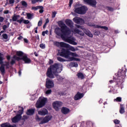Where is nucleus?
<instances>
[{
	"label": "nucleus",
	"mask_w": 127,
	"mask_h": 127,
	"mask_svg": "<svg viewBox=\"0 0 127 127\" xmlns=\"http://www.w3.org/2000/svg\"><path fill=\"white\" fill-rule=\"evenodd\" d=\"M73 33L79 34L81 36L85 35V33L84 32H74L72 34L71 32H56V34L58 36H60L65 42H67V43H69L72 45H77V42H75L76 41V38L73 37Z\"/></svg>",
	"instance_id": "f257e3e1"
},
{
	"label": "nucleus",
	"mask_w": 127,
	"mask_h": 127,
	"mask_svg": "<svg viewBox=\"0 0 127 127\" xmlns=\"http://www.w3.org/2000/svg\"><path fill=\"white\" fill-rule=\"evenodd\" d=\"M62 65L60 64L55 63L48 68L46 75L50 79H54L55 76H58V73H61Z\"/></svg>",
	"instance_id": "f03ea898"
},
{
	"label": "nucleus",
	"mask_w": 127,
	"mask_h": 127,
	"mask_svg": "<svg viewBox=\"0 0 127 127\" xmlns=\"http://www.w3.org/2000/svg\"><path fill=\"white\" fill-rule=\"evenodd\" d=\"M127 73V69L126 70H120L118 72L117 75L116 77L114 78V80H111L109 81L110 84H113L114 82L116 83V87H122V84L124 83V79L126 78L127 76L126 73Z\"/></svg>",
	"instance_id": "7ed1b4c3"
},
{
	"label": "nucleus",
	"mask_w": 127,
	"mask_h": 127,
	"mask_svg": "<svg viewBox=\"0 0 127 127\" xmlns=\"http://www.w3.org/2000/svg\"><path fill=\"white\" fill-rule=\"evenodd\" d=\"M58 25L59 27H57L55 29V32H70V28L68 27L62 21H59Z\"/></svg>",
	"instance_id": "20e7f679"
},
{
	"label": "nucleus",
	"mask_w": 127,
	"mask_h": 127,
	"mask_svg": "<svg viewBox=\"0 0 127 127\" xmlns=\"http://www.w3.org/2000/svg\"><path fill=\"white\" fill-rule=\"evenodd\" d=\"M73 10L77 14H85L88 10V7L86 6H81L80 7H75Z\"/></svg>",
	"instance_id": "39448f33"
},
{
	"label": "nucleus",
	"mask_w": 127,
	"mask_h": 127,
	"mask_svg": "<svg viewBox=\"0 0 127 127\" xmlns=\"http://www.w3.org/2000/svg\"><path fill=\"white\" fill-rule=\"evenodd\" d=\"M60 56H61L62 57H64V58H66V59H69L70 58V55L72 54L71 52L69 51L68 49H65L64 48H63L61 50V52L59 53Z\"/></svg>",
	"instance_id": "423d86ee"
},
{
	"label": "nucleus",
	"mask_w": 127,
	"mask_h": 127,
	"mask_svg": "<svg viewBox=\"0 0 127 127\" xmlns=\"http://www.w3.org/2000/svg\"><path fill=\"white\" fill-rule=\"evenodd\" d=\"M47 103V98H43L38 100L35 104V107L37 109H41L45 106V104Z\"/></svg>",
	"instance_id": "0eeeda50"
},
{
	"label": "nucleus",
	"mask_w": 127,
	"mask_h": 127,
	"mask_svg": "<svg viewBox=\"0 0 127 127\" xmlns=\"http://www.w3.org/2000/svg\"><path fill=\"white\" fill-rule=\"evenodd\" d=\"M2 54L0 53V65L1 66H0V71L1 72V75L2 76H4V74H5V64H3V57H2L1 56Z\"/></svg>",
	"instance_id": "6e6552de"
},
{
	"label": "nucleus",
	"mask_w": 127,
	"mask_h": 127,
	"mask_svg": "<svg viewBox=\"0 0 127 127\" xmlns=\"http://www.w3.org/2000/svg\"><path fill=\"white\" fill-rule=\"evenodd\" d=\"M54 45L55 46H57V47H63V48H69V47H70V45H69V44L63 42H54Z\"/></svg>",
	"instance_id": "1a4fd4ad"
},
{
	"label": "nucleus",
	"mask_w": 127,
	"mask_h": 127,
	"mask_svg": "<svg viewBox=\"0 0 127 127\" xmlns=\"http://www.w3.org/2000/svg\"><path fill=\"white\" fill-rule=\"evenodd\" d=\"M46 88L47 89H52L54 87V82L49 78L46 79Z\"/></svg>",
	"instance_id": "9d476101"
},
{
	"label": "nucleus",
	"mask_w": 127,
	"mask_h": 127,
	"mask_svg": "<svg viewBox=\"0 0 127 127\" xmlns=\"http://www.w3.org/2000/svg\"><path fill=\"white\" fill-rule=\"evenodd\" d=\"M63 103L60 101H55L53 103V107L57 111H59V108L62 107Z\"/></svg>",
	"instance_id": "9b49d317"
},
{
	"label": "nucleus",
	"mask_w": 127,
	"mask_h": 127,
	"mask_svg": "<svg viewBox=\"0 0 127 127\" xmlns=\"http://www.w3.org/2000/svg\"><path fill=\"white\" fill-rule=\"evenodd\" d=\"M83 1L87 4L92 6V7H96L97 1L96 0H83Z\"/></svg>",
	"instance_id": "f8f14e48"
},
{
	"label": "nucleus",
	"mask_w": 127,
	"mask_h": 127,
	"mask_svg": "<svg viewBox=\"0 0 127 127\" xmlns=\"http://www.w3.org/2000/svg\"><path fill=\"white\" fill-rule=\"evenodd\" d=\"M31 9L32 10H37V9H40L39 12L41 14L44 12V7H43V6L39 5L37 6H32Z\"/></svg>",
	"instance_id": "ddd939ff"
},
{
	"label": "nucleus",
	"mask_w": 127,
	"mask_h": 127,
	"mask_svg": "<svg viewBox=\"0 0 127 127\" xmlns=\"http://www.w3.org/2000/svg\"><path fill=\"white\" fill-rule=\"evenodd\" d=\"M52 117L50 116H46L45 118L43 119L40 123H39V125H43L44 124H47L50 121H51Z\"/></svg>",
	"instance_id": "4468645a"
},
{
	"label": "nucleus",
	"mask_w": 127,
	"mask_h": 127,
	"mask_svg": "<svg viewBox=\"0 0 127 127\" xmlns=\"http://www.w3.org/2000/svg\"><path fill=\"white\" fill-rule=\"evenodd\" d=\"M22 119V116H20V115H16L13 118L11 119V122L13 124H16V123H18L20 120Z\"/></svg>",
	"instance_id": "2eb2a0df"
},
{
	"label": "nucleus",
	"mask_w": 127,
	"mask_h": 127,
	"mask_svg": "<svg viewBox=\"0 0 127 127\" xmlns=\"http://www.w3.org/2000/svg\"><path fill=\"white\" fill-rule=\"evenodd\" d=\"M73 21L75 23H77V24H83L84 23V20L79 17H75L73 18Z\"/></svg>",
	"instance_id": "dca6fc26"
},
{
	"label": "nucleus",
	"mask_w": 127,
	"mask_h": 127,
	"mask_svg": "<svg viewBox=\"0 0 127 127\" xmlns=\"http://www.w3.org/2000/svg\"><path fill=\"white\" fill-rule=\"evenodd\" d=\"M38 115L40 116H46L48 114V110L46 108H42L38 111Z\"/></svg>",
	"instance_id": "f3484780"
},
{
	"label": "nucleus",
	"mask_w": 127,
	"mask_h": 127,
	"mask_svg": "<svg viewBox=\"0 0 127 127\" xmlns=\"http://www.w3.org/2000/svg\"><path fill=\"white\" fill-rule=\"evenodd\" d=\"M83 97H84V93H80V92L78 91L74 97V100H75V101H78V100L82 99Z\"/></svg>",
	"instance_id": "a211bd4d"
},
{
	"label": "nucleus",
	"mask_w": 127,
	"mask_h": 127,
	"mask_svg": "<svg viewBox=\"0 0 127 127\" xmlns=\"http://www.w3.org/2000/svg\"><path fill=\"white\" fill-rule=\"evenodd\" d=\"M26 114L27 116H33L35 114V109L31 108L27 110Z\"/></svg>",
	"instance_id": "6ab92c4d"
},
{
	"label": "nucleus",
	"mask_w": 127,
	"mask_h": 127,
	"mask_svg": "<svg viewBox=\"0 0 127 127\" xmlns=\"http://www.w3.org/2000/svg\"><path fill=\"white\" fill-rule=\"evenodd\" d=\"M22 59L25 64H29L31 63V60H30L29 58L27 57V56L25 55L23 56V57H22Z\"/></svg>",
	"instance_id": "aec40b11"
},
{
	"label": "nucleus",
	"mask_w": 127,
	"mask_h": 127,
	"mask_svg": "<svg viewBox=\"0 0 127 127\" xmlns=\"http://www.w3.org/2000/svg\"><path fill=\"white\" fill-rule=\"evenodd\" d=\"M61 112L64 115H67L70 113V109L66 107H62Z\"/></svg>",
	"instance_id": "412c9836"
},
{
	"label": "nucleus",
	"mask_w": 127,
	"mask_h": 127,
	"mask_svg": "<svg viewBox=\"0 0 127 127\" xmlns=\"http://www.w3.org/2000/svg\"><path fill=\"white\" fill-rule=\"evenodd\" d=\"M19 17H20V15L14 14L12 16V19H10L9 20L10 22H11V20H12V21H17V19Z\"/></svg>",
	"instance_id": "4be33fe9"
},
{
	"label": "nucleus",
	"mask_w": 127,
	"mask_h": 127,
	"mask_svg": "<svg viewBox=\"0 0 127 127\" xmlns=\"http://www.w3.org/2000/svg\"><path fill=\"white\" fill-rule=\"evenodd\" d=\"M65 22L67 26L73 27V22L72 20L67 19L65 20Z\"/></svg>",
	"instance_id": "5701e85b"
},
{
	"label": "nucleus",
	"mask_w": 127,
	"mask_h": 127,
	"mask_svg": "<svg viewBox=\"0 0 127 127\" xmlns=\"http://www.w3.org/2000/svg\"><path fill=\"white\" fill-rule=\"evenodd\" d=\"M1 127H16V125H11L8 123H3L0 125Z\"/></svg>",
	"instance_id": "b1692460"
},
{
	"label": "nucleus",
	"mask_w": 127,
	"mask_h": 127,
	"mask_svg": "<svg viewBox=\"0 0 127 127\" xmlns=\"http://www.w3.org/2000/svg\"><path fill=\"white\" fill-rule=\"evenodd\" d=\"M68 60L69 61H78V62L80 61V59L76 58L74 57H69Z\"/></svg>",
	"instance_id": "393cba45"
},
{
	"label": "nucleus",
	"mask_w": 127,
	"mask_h": 127,
	"mask_svg": "<svg viewBox=\"0 0 127 127\" xmlns=\"http://www.w3.org/2000/svg\"><path fill=\"white\" fill-rule=\"evenodd\" d=\"M77 76L78 79H81V80H83V79L85 78V76H84V74L82 72L78 73L77 74Z\"/></svg>",
	"instance_id": "a878e982"
},
{
	"label": "nucleus",
	"mask_w": 127,
	"mask_h": 127,
	"mask_svg": "<svg viewBox=\"0 0 127 127\" xmlns=\"http://www.w3.org/2000/svg\"><path fill=\"white\" fill-rule=\"evenodd\" d=\"M95 27L96 28H101L102 29H104L105 30H108L109 28L107 26H100L99 25H97Z\"/></svg>",
	"instance_id": "bb28decb"
},
{
	"label": "nucleus",
	"mask_w": 127,
	"mask_h": 127,
	"mask_svg": "<svg viewBox=\"0 0 127 127\" xmlns=\"http://www.w3.org/2000/svg\"><path fill=\"white\" fill-rule=\"evenodd\" d=\"M69 66H70V67H75V68H77V67L78 66V64L77 63L71 62L69 63Z\"/></svg>",
	"instance_id": "cd10ccee"
},
{
	"label": "nucleus",
	"mask_w": 127,
	"mask_h": 127,
	"mask_svg": "<svg viewBox=\"0 0 127 127\" xmlns=\"http://www.w3.org/2000/svg\"><path fill=\"white\" fill-rule=\"evenodd\" d=\"M16 55L19 56V57H23V55H24V53L22 51H18L16 52Z\"/></svg>",
	"instance_id": "c85d7f7f"
},
{
	"label": "nucleus",
	"mask_w": 127,
	"mask_h": 127,
	"mask_svg": "<svg viewBox=\"0 0 127 127\" xmlns=\"http://www.w3.org/2000/svg\"><path fill=\"white\" fill-rule=\"evenodd\" d=\"M31 1L32 4H35L36 2H42L43 0H31Z\"/></svg>",
	"instance_id": "c756f323"
},
{
	"label": "nucleus",
	"mask_w": 127,
	"mask_h": 127,
	"mask_svg": "<svg viewBox=\"0 0 127 127\" xmlns=\"http://www.w3.org/2000/svg\"><path fill=\"white\" fill-rule=\"evenodd\" d=\"M24 111V109L23 108V107H21V109L19 110L18 111V114H17V115H19V116H20V117H21V115H22V114H23Z\"/></svg>",
	"instance_id": "7c9ffc66"
},
{
	"label": "nucleus",
	"mask_w": 127,
	"mask_h": 127,
	"mask_svg": "<svg viewBox=\"0 0 127 127\" xmlns=\"http://www.w3.org/2000/svg\"><path fill=\"white\" fill-rule=\"evenodd\" d=\"M119 112L120 114H124L125 108L124 107V106H121Z\"/></svg>",
	"instance_id": "2f4dec72"
},
{
	"label": "nucleus",
	"mask_w": 127,
	"mask_h": 127,
	"mask_svg": "<svg viewBox=\"0 0 127 127\" xmlns=\"http://www.w3.org/2000/svg\"><path fill=\"white\" fill-rule=\"evenodd\" d=\"M21 3L22 4V5L23 6H24V7H27V3L24 1V0H22L21 2Z\"/></svg>",
	"instance_id": "473e14b6"
},
{
	"label": "nucleus",
	"mask_w": 127,
	"mask_h": 127,
	"mask_svg": "<svg viewBox=\"0 0 127 127\" xmlns=\"http://www.w3.org/2000/svg\"><path fill=\"white\" fill-rule=\"evenodd\" d=\"M13 59L16 60L17 61H19L20 60H22V58H19L18 57H16V56L14 55L13 57Z\"/></svg>",
	"instance_id": "72a5a7b5"
},
{
	"label": "nucleus",
	"mask_w": 127,
	"mask_h": 127,
	"mask_svg": "<svg viewBox=\"0 0 127 127\" xmlns=\"http://www.w3.org/2000/svg\"><path fill=\"white\" fill-rule=\"evenodd\" d=\"M32 16H33V15L30 13H27V17L28 19H31L32 18Z\"/></svg>",
	"instance_id": "f704fd0d"
},
{
	"label": "nucleus",
	"mask_w": 127,
	"mask_h": 127,
	"mask_svg": "<svg viewBox=\"0 0 127 127\" xmlns=\"http://www.w3.org/2000/svg\"><path fill=\"white\" fill-rule=\"evenodd\" d=\"M63 80H64V78L62 76H59L58 78V80L59 82H60V83H63Z\"/></svg>",
	"instance_id": "c9c22d12"
},
{
	"label": "nucleus",
	"mask_w": 127,
	"mask_h": 127,
	"mask_svg": "<svg viewBox=\"0 0 127 127\" xmlns=\"http://www.w3.org/2000/svg\"><path fill=\"white\" fill-rule=\"evenodd\" d=\"M57 59L58 60V61H60V62H64L65 60L60 57H58L57 58Z\"/></svg>",
	"instance_id": "e433bc0d"
},
{
	"label": "nucleus",
	"mask_w": 127,
	"mask_h": 127,
	"mask_svg": "<svg viewBox=\"0 0 127 127\" xmlns=\"http://www.w3.org/2000/svg\"><path fill=\"white\" fill-rule=\"evenodd\" d=\"M106 8L107 10L109 11H114V8L110 7V6H106Z\"/></svg>",
	"instance_id": "4c0bfd02"
},
{
	"label": "nucleus",
	"mask_w": 127,
	"mask_h": 127,
	"mask_svg": "<svg viewBox=\"0 0 127 127\" xmlns=\"http://www.w3.org/2000/svg\"><path fill=\"white\" fill-rule=\"evenodd\" d=\"M24 20H23V17H21L19 20H17V22H18V23H20V24H21L22 22H23Z\"/></svg>",
	"instance_id": "58836bf2"
},
{
	"label": "nucleus",
	"mask_w": 127,
	"mask_h": 127,
	"mask_svg": "<svg viewBox=\"0 0 127 127\" xmlns=\"http://www.w3.org/2000/svg\"><path fill=\"white\" fill-rule=\"evenodd\" d=\"M67 48H69L70 50H71V51H72L73 52L76 51V49H75V48L70 45H69V47Z\"/></svg>",
	"instance_id": "ea45409f"
},
{
	"label": "nucleus",
	"mask_w": 127,
	"mask_h": 127,
	"mask_svg": "<svg viewBox=\"0 0 127 127\" xmlns=\"http://www.w3.org/2000/svg\"><path fill=\"white\" fill-rule=\"evenodd\" d=\"M87 36H89V37H93V34L91 32H85V33Z\"/></svg>",
	"instance_id": "a19ab883"
},
{
	"label": "nucleus",
	"mask_w": 127,
	"mask_h": 127,
	"mask_svg": "<svg viewBox=\"0 0 127 127\" xmlns=\"http://www.w3.org/2000/svg\"><path fill=\"white\" fill-rule=\"evenodd\" d=\"M56 14H57V12L56 11L53 12L52 15V18H55V16H56Z\"/></svg>",
	"instance_id": "79ce46f5"
},
{
	"label": "nucleus",
	"mask_w": 127,
	"mask_h": 127,
	"mask_svg": "<svg viewBox=\"0 0 127 127\" xmlns=\"http://www.w3.org/2000/svg\"><path fill=\"white\" fill-rule=\"evenodd\" d=\"M2 36L3 38V39H7V38H8V36H7V34H3L2 35Z\"/></svg>",
	"instance_id": "37998d69"
},
{
	"label": "nucleus",
	"mask_w": 127,
	"mask_h": 127,
	"mask_svg": "<svg viewBox=\"0 0 127 127\" xmlns=\"http://www.w3.org/2000/svg\"><path fill=\"white\" fill-rule=\"evenodd\" d=\"M51 93H52V90L51 89H48L46 92V94L47 95H49V94H51Z\"/></svg>",
	"instance_id": "c03bdc74"
},
{
	"label": "nucleus",
	"mask_w": 127,
	"mask_h": 127,
	"mask_svg": "<svg viewBox=\"0 0 127 127\" xmlns=\"http://www.w3.org/2000/svg\"><path fill=\"white\" fill-rule=\"evenodd\" d=\"M114 101H116V102H122V98L117 97L116 99H114Z\"/></svg>",
	"instance_id": "a18cd8bd"
},
{
	"label": "nucleus",
	"mask_w": 127,
	"mask_h": 127,
	"mask_svg": "<svg viewBox=\"0 0 127 127\" xmlns=\"http://www.w3.org/2000/svg\"><path fill=\"white\" fill-rule=\"evenodd\" d=\"M40 47L42 49H45V45L43 44H40Z\"/></svg>",
	"instance_id": "49530a36"
},
{
	"label": "nucleus",
	"mask_w": 127,
	"mask_h": 127,
	"mask_svg": "<svg viewBox=\"0 0 127 127\" xmlns=\"http://www.w3.org/2000/svg\"><path fill=\"white\" fill-rule=\"evenodd\" d=\"M5 63H6V65H5L6 69H9V63L6 62Z\"/></svg>",
	"instance_id": "de8ad7c7"
},
{
	"label": "nucleus",
	"mask_w": 127,
	"mask_h": 127,
	"mask_svg": "<svg viewBox=\"0 0 127 127\" xmlns=\"http://www.w3.org/2000/svg\"><path fill=\"white\" fill-rule=\"evenodd\" d=\"M28 119V117H27V116L23 115L22 120L23 121H25V120H27Z\"/></svg>",
	"instance_id": "09e8293b"
},
{
	"label": "nucleus",
	"mask_w": 127,
	"mask_h": 127,
	"mask_svg": "<svg viewBox=\"0 0 127 127\" xmlns=\"http://www.w3.org/2000/svg\"><path fill=\"white\" fill-rule=\"evenodd\" d=\"M114 124H115L116 125H119V124H120V120H115L114 121Z\"/></svg>",
	"instance_id": "8fccbe9b"
},
{
	"label": "nucleus",
	"mask_w": 127,
	"mask_h": 127,
	"mask_svg": "<svg viewBox=\"0 0 127 127\" xmlns=\"http://www.w3.org/2000/svg\"><path fill=\"white\" fill-rule=\"evenodd\" d=\"M23 23H24V24H28V23H29V20H24Z\"/></svg>",
	"instance_id": "3c124183"
},
{
	"label": "nucleus",
	"mask_w": 127,
	"mask_h": 127,
	"mask_svg": "<svg viewBox=\"0 0 127 127\" xmlns=\"http://www.w3.org/2000/svg\"><path fill=\"white\" fill-rule=\"evenodd\" d=\"M11 65H14V64H15V60L12 59L10 62Z\"/></svg>",
	"instance_id": "603ef678"
},
{
	"label": "nucleus",
	"mask_w": 127,
	"mask_h": 127,
	"mask_svg": "<svg viewBox=\"0 0 127 127\" xmlns=\"http://www.w3.org/2000/svg\"><path fill=\"white\" fill-rule=\"evenodd\" d=\"M53 63H54V62L53 61V60L50 59L49 62V65H51V64H53Z\"/></svg>",
	"instance_id": "864d4df0"
},
{
	"label": "nucleus",
	"mask_w": 127,
	"mask_h": 127,
	"mask_svg": "<svg viewBox=\"0 0 127 127\" xmlns=\"http://www.w3.org/2000/svg\"><path fill=\"white\" fill-rule=\"evenodd\" d=\"M42 25V20H41L38 23V26H41Z\"/></svg>",
	"instance_id": "5fc2aeb1"
},
{
	"label": "nucleus",
	"mask_w": 127,
	"mask_h": 127,
	"mask_svg": "<svg viewBox=\"0 0 127 127\" xmlns=\"http://www.w3.org/2000/svg\"><path fill=\"white\" fill-rule=\"evenodd\" d=\"M72 3H73V0H69V7H71Z\"/></svg>",
	"instance_id": "6e6d98bb"
},
{
	"label": "nucleus",
	"mask_w": 127,
	"mask_h": 127,
	"mask_svg": "<svg viewBox=\"0 0 127 127\" xmlns=\"http://www.w3.org/2000/svg\"><path fill=\"white\" fill-rule=\"evenodd\" d=\"M6 28H8V26H7V25H4L2 27L3 30H5V29H6Z\"/></svg>",
	"instance_id": "4d7b16f0"
},
{
	"label": "nucleus",
	"mask_w": 127,
	"mask_h": 127,
	"mask_svg": "<svg viewBox=\"0 0 127 127\" xmlns=\"http://www.w3.org/2000/svg\"><path fill=\"white\" fill-rule=\"evenodd\" d=\"M3 20H4V18L2 16H0V22H3Z\"/></svg>",
	"instance_id": "13d9d810"
},
{
	"label": "nucleus",
	"mask_w": 127,
	"mask_h": 127,
	"mask_svg": "<svg viewBox=\"0 0 127 127\" xmlns=\"http://www.w3.org/2000/svg\"><path fill=\"white\" fill-rule=\"evenodd\" d=\"M36 120L37 121H42L43 118H39V117H37L36 118Z\"/></svg>",
	"instance_id": "bf43d9fd"
},
{
	"label": "nucleus",
	"mask_w": 127,
	"mask_h": 127,
	"mask_svg": "<svg viewBox=\"0 0 127 127\" xmlns=\"http://www.w3.org/2000/svg\"><path fill=\"white\" fill-rule=\"evenodd\" d=\"M9 3L10 4H12L13 3H14V0H9Z\"/></svg>",
	"instance_id": "052dcab7"
},
{
	"label": "nucleus",
	"mask_w": 127,
	"mask_h": 127,
	"mask_svg": "<svg viewBox=\"0 0 127 127\" xmlns=\"http://www.w3.org/2000/svg\"><path fill=\"white\" fill-rule=\"evenodd\" d=\"M9 12V11L8 10H6L3 11L4 14H7Z\"/></svg>",
	"instance_id": "680f3d73"
},
{
	"label": "nucleus",
	"mask_w": 127,
	"mask_h": 127,
	"mask_svg": "<svg viewBox=\"0 0 127 127\" xmlns=\"http://www.w3.org/2000/svg\"><path fill=\"white\" fill-rule=\"evenodd\" d=\"M22 38H23V37H22V36H19L17 38V39H18V40H21V39H22Z\"/></svg>",
	"instance_id": "e2e57ef3"
},
{
	"label": "nucleus",
	"mask_w": 127,
	"mask_h": 127,
	"mask_svg": "<svg viewBox=\"0 0 127 127\" xmlns=\"http://www.w3.org/2000/svg\"><path fill=\"white\" fill-rule=\"evenodd\" d=\"M24 42L25 43H28V40H27V39L24 38Z\"/></svg>",
	"instance_id": "0e129e2a"
},
{
	"label": "nucleus",
	"mask_w": 127,
	"mask_h": 127,
	"mask_svg": "<svg viewBox=\"0 0 127 127\" xmlns=\"http://www.w3.org/2000/svg\"><path fill=\"white\" fill-rule=\"evenodd\" d=\"M6 58L8 61L10 60V56H9V55L7 56L6 57Z\"/></svg>",
	"instance_id": "69168bd1"
},
{
	"label": "nucleus",
	"mask_w": 127,
	"mask_h": 127,
	"mask_svg": "<svg viewBox=\"0 0 127 127\" xmlns=\"http://www.w3.org/2000/svg\"><path fill=\"white\" fill-rule=\"evenodd\" d=\"M45 34H48V32H42V35H43V36H45Z\"/></svg>",
	"instance_id": "338daca9"
},
{
	"label": "nucleus",
	"mask_w": 127,
	"mask_h": 127,
	"mask_svg": "<svg viewBox=\"0 0 127 127\" xmlns=\"http://www.w3.org/2000/svg\"><path fill=\"white\" fill-rule=\"evenodd\" d=\"M19 76H21V69H20L18 71Z\"/></svg>",
	"instance_id": "774afa93"
}]
</instances>
